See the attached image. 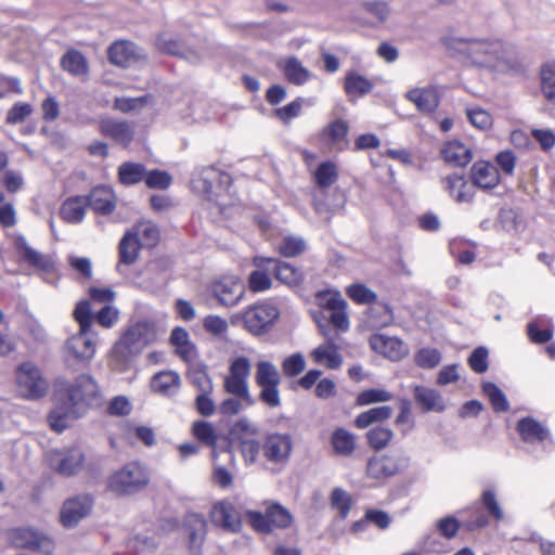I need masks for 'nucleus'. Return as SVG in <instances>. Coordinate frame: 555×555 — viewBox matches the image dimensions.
Segmentation results:
<instances>
[{
    "mask_svg": "<svg viewBox=\"0 0 555 555\" xmlns=\"http://www.w3.org/2000/svg\"><path fill=\"white\" fill-rule=\"evenodd\" d=\"M371 346L377 352L392 361H398L408 354L406 345L397 337L375 335L371 339Z\"/></svg>",
    "mask_w": 555,
    "mask_h": 555,
    "instance_id": "obj_23",
    "label": "nucleus"
},
{
    "mask_svg": "<svg viewBox=\"0 0 555 555\" xmlns=\"http://www.w3.org/2000/svg\"><path fill=\"white\" fill-rule=\"evenodd\" d=\"M251 372V362L241 356L234 358L229 365V373L224 377V391L245 400L246 405H254L255 400L249 392L248 377Z\"/></svg>",
    "mask_w": 555,
    "mask_h": 555,
    "instance_id": "obj_5",
    "label": "nucleus"
},
{
    "mask_svg": "<svg viewBox=\"0 0 555 555\" xmlns=\"http://www.w3.org/2000/svg\"><path fill=\"white\" fill-rule=\"evenodd\" d=\"M415 363L420 367L433 369L441 361V353L436 348H423L415 353Z\"/></svg>",
    "mask_w": 555,
    "mask_h": 555,
    "instance_id": "obj_57",
    "label": "nucleus"
},
{
    "mask_svg": "<svg viewBox=\"0 0 555 555\" xmlns=\"http://www.w3.org/2000/svg\"><path fill=\"white\" fill-rule=\"evenodd\" d=\"M528 68L526 57L516 46L501 40L498 51L494 55L490 72L516 77L524 75Z\"/></svg>",
    "mask_w": 555,
    "mask_h": 555,
    "instance_id": "obj_7",
    "label": "nucleus"
},
{
    "mask_svg": "<svg viewBox=\"0 0 555 555\" xmlns=\"http://www.w3.org/2000/svg\"><path fill=\"white\" fill-rule=\"evenodd\" d=\"M371 323L375 327H385L392 324L395 318L391 308L385 304H376L370 309Z\"/></svg>",
    "mask_w": 555,
    "mask_h": 555,
    "instance_id": "obj_53",
    "label": "nucleus"
},
{
    "mask_svg": "<svg viewBox=\"0 0 555 555\" xmlns=\"http://www.w3.org/2000/svg\"><path fill=\"white\" fill-rule=\"evenodd\" d=\"M73 317L81 331H92L93 314L88 300H81L76 305Z\"/></svg>",
    "mask_w": 555,
    "mask_h": 555,
    "instance_id": "obj_54",
    "label": "nucleus"
},
{
    "mask_svg": "<svg viewBox=\"0 0 555 555\" xmlns=\"http://www.w3.org/2000/svg\"><path fill=\"white\" fill-rule=\"evenodd\" d=\"M284 74L287 80L294 85L300 86L310 80L312 74L307 69L297 57H288L285 61Z\"/></svg>",
    "mask_w": 555,
    "mask_h": 555,
    "instance_id": "obj_40",
    "label": "nucleus"
},
{
    "mask_svg": "<svg viewBox=\"0 0 555 555\" xmlns=\"http://www.w3.org/2000/svg\"><path fill=\"white\" fill-rule=\"evenodd\" d=\"M446 163L457 167H464L472 160V151L460 141H449L441 150Z\"/></svg>",
    "mask_w": 555,
    "mask_h": 555,
    "instance_id": "obj_29",
    "label": "nucleus"
},
{
    "mask_svg": "<svg viewBox=\"0 0 555 555\" xmlns=\"http://www.w3.org/2000/svg\"><path fill=\"white\" fill-rule=\"evenodd\" d=\"M263 456L274 464H285L293 451V439L289 434L270 433L261 447Z\"/></svg>",
    "mask_w": 555,
    "mask_h": 555,
    "instance_id": "obj_14",
    "label": "nucleus"
},
{
    "mask_svg": "<svg viewBox=\"0 0 555 555\" xmlns=\"http://www.w3.org/2000/svg\"><path fill=\"white\" fill-rule=\"evenodd\" d=\"M444 189L457 203H469L474 197V185H470L463 176L452 175L443 179Z\"/></svg>",
    "mask_w": 555,
    "mask_h": 555,
    "instance_id": "obj_28",
    "label": "nucleus"
},
{
    "mask_svg": "<svg viewBox=\"0 0 555 555\" xmlns=\"http://www.w3.org/2000/svg\"><path fill=\"white\" fill-rule=\"evenodd\" d=\"M318 297L320 306L326 309L330 313L340 308H347L346 300L338 293H320Z\"/></svg>",
    "mask_w": 555,
    "mask_h": 555,
    "instance_id": "obj_63",
    "label": "nucleus"
},
{
    "mask_svg": "<svg viewBox=\"0 0 555 555\" xmlns=\"http://www.w3.org/2000/svg\"><path fill=\"white\" fill-rule=\"evenodd\" d=\"M347 295L357 304L369 305L376 301V294L363 284H353L347 288Z\"/></svg>",
    "mask_w": 555,
    "mask_h": 555,
    "instance_id": "obj_56",
    "label": "nucleus"
},
{
    "mask_svg": "<svg viewBox=\"0 0 555 555\" xmlns=\"http://www.w3.org/2000/svg\"><path fill=\"white\" fill-rule=\"evenodd\" d=\"M405 98L424 114L434 113L440 103L439 90L433 85L411 89L405 93Z\"/></svg>",
    "mask_w": 555,
    "mask_h": 555,
    "instance_id": "obj_20",
    "label": "nucleus"
},
{
    "mask_svg": "<svg viewBox=\"0 0 555 555\" xmlns=\"http://www.w3.org/2000/svg\"><path fill=\"white\" fill-rule=\"evenodd\" d=\"M61 66L73 76L86 78L88 75V62L77 50H68L61 59Z\"/></svg>",
    "mask_w": 555,
    "mask_h": 555,
    "instance_id": "obj_36",
    "label": "nucleus"
},
{
    "mask_svg": "<svg viewBox=\"0 0 555 555\" xmlns=\"http://www.w3.org/2000/svg\"><path fill=\"white\" fill-rule=\"evenodd\" d=\"M362 9L364 12L375 16L379 22H385L390 13L388 3L383 0L363 2Z\"/></svg>",
    "mask_w": 555,
    "mask_h": 555,
    "instance_id": "obj_64",
    "label": "nucleus"
},
{
    "mask_svg": "<svg viewBox=\"0 0 555 555\" xmlns=\"http://www.w3.org/2000/svg\"><path fill=\"white\" fill-rule=\"evenodd\" d=\"M209 294L224 307L237 306L245 296V284L234 274H225L211 280L207 287Z\"/></svg>",
    "mask_w": 555,
    "mask_h": 555,
    "instance_id": "obj_6",
    "label": "nucleus"
},
{
    "mask_svg": "<svg viewBox=\"0 0 555 555\" xmlns=\"http://www.w3.org/2000/svg\"><path fill=\"white\" fill-rule=\"evenodd\" d=\"M323 134L330 139L332 144L341 150L347 145L348 124L337 119L324 129Z\"/></svg>",
    "mask_w": 555,
    "mask_h": 555,
    "instance_id": "obj_46",
    "label": "nucleus"
},
{
    "mask_svg": "<svg viewBox=\"0 0 555 555\" xmlns=\"http://www.w3.org/2000/svg\"><path fill=\"white\" fill-rule=\"evenodd\" d=\"M184 527L191 547H201L206 535V520L198 514H189L185 517Z\"/></svg>",
    "mask_w": 555,
    "mask_h": 555,
    "instance_id": "obj_33",
    "label": "nucleus"
},
{
    "mask_svg": "<svg viewBox=\"0 0 555 555\" xmlns=\"http://www.w3.org/2000/svg\"><path fill=\"white\" fill-rule=\"evenodd\" d=\"M315 321L326 340L311 352V357L314 362L324 364L328 369H338L343 363L341 357L338 352V345L336 343L338 334L333 333L328 324H323L319 319Z\"/></svg>",
    "mask_w": 555,
    "mask_h": 555,
    "instance_id": "obj_13",
    "label": "nucleus"
},
{
    "mask_svg": "<svg viewBox=\"0 0 555 555\" xmlns=\"http://www.w3.org/2000/svg\"><path fill=\"white\" fill-rule=\"evenodd\" d=\"M375 87V83L361 74L350 70L347 73L344 81V89L349 96H363L369 94Z\"/></svg>",
    "mask_w": 555,
    "mask_h": 555,
    "instance_id": "obj_31",
    "label": "nucleus"
},
{
    "mask_svg": "<svg viewBox=\"0 0 555 555\" xmlns=\"http://www.w3.org/2000/svg\"><path fill=\"white\" fill-rule=\"evenodd\" d=\"M14 246L18 256L30 267L50 273L54 270L55 263L53 259L28 245L26 238L18 235L14 238Z\"/></svg>",
    "mask_w": 555,
    "mask_h": 555,
    "instance_id": "obj_17",
    "label": "nucleus"
},
{
    "mask_svg": "<svg viewBox=\"0 0 555 555\" xmlns=\"http://www.w3.org/2000/svg\"><path fill=\"white\" fill-rule=\"evenodd\" d=\"M188 378L191 385L196 388L198 393L212 392L214 384L207 372L206 365L197 362L190 365L188 371Z\"/></svg>",
    "mask_w": 555,
    "mask_h": 555,
    "instance_id": "obj_34",
    "label": "nucleus"
},
{
    "mask_svg": "<svg viewBox=\"0 0 555 555\" xmlns=\"http://www.w3.org/2000/svg\"><path fill=\"white\" fill-rule=\"evenodd\" d=\"M99 130L104 137L124 146H128L134 138V129L129 122L114 118L101 119Z\"/></svg>",
    "mask_w": 555,
    "mask_h": 555,
    "instance_id": "obj_21",
    "label": "nucleus"
},
{
    "mask_svg": "<svg viewBox=\"0 0 555 555\" xmlns=\"http://www.w3.org/2000/svg\"><path fill=\"white\" fill-rule=\"evenodd\" d=\"M18 391L27 399H39L47 395L48 383L41 376L39 369L30 363H22L16 371Z\"/></svg>",
    "mask_w": 555,
    "mask_h": 555,
    "instance_id": "obj_11",
    "label": "nucleus"
},
{
    "mask_svg": "<svg viewBox=\"0 0 555 555\" xmlns=\"http://www.w3.org/2000/svg\"><path fill=\"white\" fill-rule=\"evenodd\" d=\"M392 399V395L379 388H371L361 391L357 397L358 405H370L378 402H387Z\"/></svg>",
    "mask_w": 555,
    "mask_h": 555,
    "instance_id": "obj_55",
    "label": "nucleus"
},
{
    "mask_svg": "<svg viewBox=\"0 0 555 555\" xmlns=\"http://www.w3.org/2000/svg\"><path fill=\"white\" fill-rule=\"evenodd\" d=\"M230 434L238 441H242V439L257 436L259 428L248 417L242 416L231 426Z\"/></svg>",
    "mask_w": 555,
    "mask_h": 555,
    "instance_id": "obj_52",
    "label": "nucleus"
},
{
    "mask_svg": "<svg viewBox=\"0 0 555 555\" xmlns=\"http://www.w3.org/2000/svg\"><path fill=\"white\" fill-rule=\"evenodd\" d=\"M331 443L337 454L348 456L356 448L354 435L345 428H337L332 434Z\"/></svg>",
    "mask_w": 555,
    "mask_h": 555,
    "instance_id": "obj_41",
    "label": "nucleus"
},
{
    "mask_svg": "<svg viewBox=\"0 0 555 555\" xmlns=\"http://www.w3.org/2000/svg\"><path fill=\"white\" fill-rule=\"evenodd\" d=\"M279 309L269 302H260L246 308L241 315L244 327L253 335H262L269 332L279 318Z\"/></svg>",
    "mask_w": 555,
    "mask_h": 555,
    "instance_id": "obj_8",
    "label": "nucleus"
},
{
    "mask_svg": "<svg viewBox=\"0 0 555 555\" xmlns=\"http://www.w3.org/2000/svg\"><path fill=\"white\" fill-rule=\"evenodd\" d=\"M33 106L28 103L17 102L8 112L5 122L16 125L24 121L33 114Z\"/></svg>",
    "mask_w": 555,
    "mask_h": 555,
    "instance_id": "obj_59",
    "label": "nucleus"
},
{
    "mask_svg": "<svg viewBox=\"0 0 555 555\" xmlns=\"http://www.w3.org/2000/svg\"><path fill=\"white\" fill-rule=\"evenodd\" d=\"M255 264L273 273L279 281L286 285H298L304 279L300 270L279 259L257 257Z\"/></svg>",
    "mask_w": 555,
    "mask_h": 555,
    "instance_id": "obj_15",
    "label": "nucleus"
},
{
    "mask_svg": "<svg viewBox=\"0 0 555 555\" xmlns=\"http://www.w3.org/2000/svg\"><path fill=\"white\" fill-rule=\"evenodd\" d=\"M144 181L150 189L165 190L171 184V177L162 170L145 171Z\"/></svg>",
    "mask_w": 555,
    "mask_h": 555,
    "instance_id": "obj_60",
    "label": "nucleus"
},
{
    "mask_svg": "<svg viewBox=\"0 0 555 555\" xmlns=\"http://www.w3.org/2000/svg\"><path fill=\"white\" fill-rule=\"evenodd\" d=\"M337 178V167L332 162H324L320 164L314 172L315 183L321 189L331 186L336 182Z\"/></svg>",
    "mask_w": 555,
    "mask_h": 555,
    "instance_id": "obj_48",
    "label": "nucleus"
},
{
    "mask_svg": "<svg viewBox=\"0 0 555 555\" xmlns=\"http://www.w3.org/2000/svg\"><path fill=\"white\" fill-rule=\"evenodd\" d=\"M331 504L334 508L339 511L343 518H346L351 507V496L347 491L335 488L332 491Z\"/></svg>",
    "mask_w": 555,
    "mask_h": 555,
    "instance_id": "obj_58",
    "label": "nucleus"
},
{
    "mask_svg": "<svg viewBox=\"0 0 555 555\" xmlns=\"http://www.w3.org/2000/svg\"><path fill=\"white\" fill-rule=\"evenodd\" d=\"M140 243L137 242V237L132 232H127L119 243V262L117 270L120 271V266L133 264L138 258L140 250Z\"/></svg>",
    "mask_w": 555,
    "mask_h": 555,
    "instance_id": "obj_35",
    "label": "nucleus"
},
{
    "mask_svg": "<svg viewBox=\"0 0 555 555\" xmlns=\"http://www.w3.org/2000/svg\"><path fill=\"white\" fill-rule=\"evenodd\" d=\"M87 197V204L95 212L109 215L116 208V197L112 189L107 186L94 188Z\"/></svg>",
    "mask_w": 555,
    "mask_h": 555,
    "instance_id": "obj_25",
    "label": "nucleus"
},
{
    "mask_svg": "<svg viewBox=\"0 0 555 555\" xmlns=\"http://www.w3.org/2000/svg\"><path fill=\"white\" fill-rule=\"evenodd\" d=\"M474 185L480 189H493L500 182V175L496 167L488 162H476L470 170Z\"/></svg>",
    "mask_w": 555,
    "mask_h": 555,
    "instance_id": "obj_24",
    "label": "nucleus"
},
{
    "mask_svg": "<svg viewBox=\"0 0 555 555\" xmlns=\"http://www.w3.org/2000/svg\"><path fill=\"white\" fill-rule=\"evenodd\" d=\"M391 415L392 409L388 405L372 408L360 413L354 420V425L360 429H364L374 423L388 420Z\"/></svg>",
    "mask_w": 555,
    "mask_h": 555,
    "instance_id": "obj_38",
    "label": "nucleus"
},
{
    "mask_svg": "<svg viewBox=\"0 0 555 555\" xmlns=\"http://www.w3.org/2000/svg\"><path fill=\"white\" fill-rule=\"evenodd\" d=\"M149 483L145 468L131 462L113 473L107 479V489L118 496L132 495L143 490Z\"/></svg>",
    "mask_w": 555,
    "mask_h": 555,
    "instance_id": "obj_4",
    "label": "nucleus"
},
{
    "mask_svg": "<svg viewBox=\"0 0 555 555\" xmlns=\"http://www.w3.org/2000/svg\"><path fill=\"white\" fill-rule=\"evenodd\" d=\"M306 248L305 241L300 237L287 236L279 246V251L285 257H295Z\"/></svg>",
    "mask_w": 555,
    "mask_h": 555,
    "instance_id": "obj_61",
    "label": "nucleus"
},
{
    "mask_svg": "<svg viewBox=\"0 0 555 555\" xmlns=\"http://www.w3.org/2000/svg\"><path fill=\"white\" fill-rule=\"evenodd\" d=\"M192 433L194 437L208 447H215L218 441V435L214 425L206 421H196L193 423Z\"/></svg>",
    "mask_w": 555,
    "mask_h": 555,
    "instance_id": "obj_47",
    "label": "nucleus"
},
{
    "mask_svg": "<svg viewBox=\"0 0 555 555\" xmlns=\"http://www.w3.org/2000/svg\"><path fill=\"white\" fill-rule=\"evenodd\" d=\"M516 430L526 443H542L550 438L548 428L533 417L527 416L518 420Z\"/></svg>",
    "mask_w": 555,
    "mask_h": 555,
    "instance_id": "obj_22",
    "label": "nucleus"
},
{
    "mask_svg": "<svg viewBox=\"0 0 555 555\" xmlns=\"http://www.w3.org/2000/svg\"><path fill=\"white\" fill-rule=\"evenodd\" d=\"M409 456L401 449H396L380 456L372 457L366 465L367 475L380 479L397 475L408 468Z\"/></svg>",
    "mask_w": 555,
    "mask_h": 555,
    "instance_id": "obj_9",
    "label": "nucleus"
},
{
    "mask_svg": "<svg viewBox=\"0 0 555 555\" xmlns=\"http://www.w3.org/2000/svg\"><path fill=\"white\" fill-rule=\"evenodd\" d=\"M49 466L59 475L69 477L76 475L82 467L85 456L77 447L54 449L48 452Z\"/></svg>",
    "mask_w": 555,
    "mask_h": 555,
    "instance_id": "obj_12",
    "label": "nucleus"
},
{
    "mask_svg": "<svg viewBox=\"0 0 555 555\" xmlns=\"http://www.w3.org/2000/svg\"><path fill=\"white\" fill-rule=\"evenodd\" d=\"M258 387L280 385L281 376L276 366L269 361H259L255 374Z\"/></svg>",
    "mask_w": 555,
    "mask_h": 555,
    "instance_id": "obj_42",
    "label": "nucleus"
},
{
    "mask_svg": "<svg viewBox=\"0 0 555 555\" xmlns=\"http://www.w3.org/2000/svg\"><path fill=\"white\" fill-rule=\"evenodd\" d=\"M540 88L545 100L555 104V63H547L541 67Z\"/></svg>",
    "mask_w": 555,
    "mask_h": 555,
    "instance_id": "obj_44",
    "label": "nucleus"
},
{
    "mask_svg": "<svg viewBox=\"0 0 555 555\" xmlns=\"http://www.w3.org/2000/svg\"><path fill=\"white\" fill-rule=\"evenodd\" d=\"M155 322L141 320L131 324L114 344L111 363L114 369L125 371L142 351L157 340Z\"/></svg>",
    "mask_w": 555,
    "mask_h": 555,
    "instance_id": "obj_2",
    "label": "nucleus"
},
{
    "mask_svg": "<svg viewBox=\"0 0 555 555\" xmlns=\"http://www.w3.org/2000/svg\"><path fill=\"white\" fill-rule=\"evenodd\" d=\"M145 171L144 165L126 162L118 167V180L124 185H133L144 180Z\"/></svg>",
    "mask_w": 555,
    "mask_h": 555,
    "instance_id": "obj_39",
    "label": "nucleus"
},
{
    "mask_svg": "<svg viewBox=\"0 0 555 555\" xmlns=\"http://www.w3.org/2000/svg\"><path fill=\"white\" fill-rule=\"evenodd\" d=\"M485 395L489 398L495 412H506L509 408L508 401L503 391L493 383H485L482 385Z\"/></svg>",
    "mask_w": 555,
    "mask_h": 555,
    "instance_id": "obj_51",
    "label": "nucleus"
},
{
    "mask_svg": "<svg viewBox=\"0 0 555 555\" xmlns=\"http://www.w3.org/2000/svg\"><path fill=\"white\" fill-rule=\"evenodd\" d=\"M501 40L494 38H469L444 36L441 43L449 51L460 56L467 65L490 72L494 55Z\"/></svg>",
    "mask_w": 555,
    "mask_h": 555,
    "instance_id": "obj_3",
    "label": "nucleus"
},
{
    "mask_svg": "<svg viewBox=\"0 0 555 555\" xmlns=\"http://www.w3.org/2000/svg\"><path fill=\"white\" fill-rule=\"evenodd\" d=\"M414 398L425 411H442L444 409L441 396L438 391L423 386L414 388Z\"/></svg>",
    "mask_w": 555,
    "mask_h": 555,
    "instance_id": "obj_37",
    "label": "nucleus"
},
{
    "mask_svg": "<svg viewBox=\"0 0 555 555\" xmlns=\"http://www.w3.org/2000/svg\"><path fill=\"white\" fill-rule=\"evenodd\" d=\"M306 367V361L302 354L294 353L287 357L282 363L284 375L293 377L299 375Z\"/></svg>",
    "mask_w": 555,
    "mask_h": 555,
    "instance_id": "obj_62",
    "label": "nucleus"
},
{
    "mask_svg": "<svg viewBox=\"0 0 555 555\" xmlns=\"http://www.w3.org/2000/svg\"><path fill=\"white\" fill-rule=\"evenodd\" d=\"M395 434L392 429L384 426H376L366 433V439L371 448L382 450L392 440Z\"/></svg>",
    "mask_w": 555,
    "mask_h": 555,
    "instance_id": "obj_49",
    "label": "nucleus"
},
{
    "mask_svg": "<svg viewBox=\"0 0 555 555\" xmlns=\"http://www.w3.org/2000/svg\"><path fill=\"white\" fill-rule=\"evenodd\" d=\"M100 397L96 380L90 374H80L74 382L60 380L55 391V406L49 414L51 428L61 434L73 421L81 417Z\"/></svg>",
    "mask_w": 555,
    "mask_h": 555,
    "instance_id": "obj_1",
    "label": "nucleus"
},
{
    "mask_svg": "<svg viewBox=\"0 0 555 555\" xmlns=\"http://www.w3.org/2000/svg\"><path fill=\"white\" fill-rule=\"evenodd\" d=\"M10 542L15 547L39 550L48 542V539L34 529L17 528L10 532Z\"/></svg>",
    "mask_w": 555,
    "mask_h": 555,
    "instance_id": "obj_27",
    "label": "nucleus"
},
{
    "mask_svg": "<svg viewBox=\"0 0 555 555\" xmlns=\"http://www.w3.org/2000/svg\"><path fill=\"white\" fill-rule=\"evenodd\" d=\"M109 61L121 67H129L145 60L143 50L130 41H117L108 49Z\"/></svg>",
    "mask_w": 555,
    "mask_h": 555,
    "instance_id": "obj_18",
    "label": "nucleus"
},
{
    "mask_svg": "<svg viewBox=\"0 0 555 555\" xmlns=\"http://www.w3.org/2000/svg\"><path fill=\"white\" fill-rule=\"evenodd\" d=\"M269 524L272 528H287L293 521L291 512L278 503H272L266 508Z\"/></svg>",
    "mask_w": 555,
    "mask_h": 555,
    "instance_id": "obj_45",
    "label": "nucleus"
},
{
    "mask_svg": "<svg viewBox=\"0 0 555 555\" xmlns=\"http://www.w3.org/2000/svg\"><path fill=\"white\" fill-rule=\"evenodd\" d=\"M95 334L92 331L79 330L72 335L64 345L65 361L88 364L95 354L96 350Z\"/></svg>",
    "mask_w": 555,
    "mask_h": 555,
    "instance_id": "obj_10",
    "label": "nucleus"
},
{
    "mask_svg": "<svg viewBox=\"0 0 555 555\" xmlns=\"http://www.w3.org/2000/svg\"><path fill=\"white\" fill-rule=\"evenodd\" d=\"M87 206V197H70L62 204L60 215L68 223H79L85 218Z\"/></svg>",
    "mask_w": 555,
    "mask_h": 555,
    "instance_id": "obj_32",
    "label": "nucleus"
},
{
    "mask_svg": "<svg viewBox=\"0 0 555 555\" xmlns=\"http://www.w3.org/2000/svg\"><path fill=\"white\" fill-rule=\"evenodd\" d=\"M181 386L180 376L172 371L160 372L154 375L151 387L155 392L163 396H175Z\"/></svg>",
    "mask_w": 555,
    "mask_h": 555,
    "instance_id": "obj_30",
    "label": "nucleus"
},
{
    "mask_svg": "<svg viewBox=\"0 0 555 555\" xmlns=\"http://www.w3.org/2000/svg\"><path fill=\"white\" fill-rule=\"evenodd\" d=\"M156 47L163 52L180 56L193 64L201 61V55L197 52L185 48L179 40L168 34H162L156 39Z\"/></svg>",
    "mask_w": 555,
    "mask_h": 555,
    "instance_id": "obj_26",
    "label": "nucleus"
},
{
    "mask_svg": "<svg viewBox=\"0 0 555 555\" xmlns=\"http://www.w3.org/2000/svg\"><path fill=\"white\" fill-rule=\"evenodd\" d=\"M130 232L135 235L140 246L153 247L159 240V230L151 221L138 223Z\"/></svg>",
    "mask_w": 555,
    "mask_h": 555,
    "instance_id": "obj_43",
    "label": "nucleus"
},
{
    "mask_svg": "<svg viewBox=\"0 0 555 555\" xmlns=\"http://www.w3.org/2000/svg\"><path fill=\"white\" fill-rule=\"evenodd\" d=\"M92 500L88 495L67 500L61 511V521L64 527L72 528L83 519L91 511Z\"/></svg>",
    "mask_w": 555,
    "mask_h": 555,
    "instance_id": "obj_19",
    "label": "nucleus"
},
{
    "mask_svg": "<svg viewBox=\"0 0 555 555\" xmlns=\"http://www.w3.org/2000/svg\"><path fill=\"white\" fill-rule=\"evenodd\" d=\"M211 520L215 525L230 532H238L242 528L241 514L230 501H220L211 508Z\"/></svg>",
    "mask_w": 555,
    "mask_h": 555,
    "instance_id": "obj_16",
    "label": "nucleus"
},
{
    "mask_svg": "<svg viewBox=\"0 0 555 555\" xmlns=\"http://www.w3.org/2000/svg\"><path fill=\"white\" fill-rule=\"evenodd\" d=\"M548 323L550 321L546 319H538L528 324V335L533 343L544 344L552 338L553 331Z\"/></svg>",
    "mask_w": 555,
    "mask_h": 555,
    "instance_id": "obj_50",
    "label": "nucleus"
}]
</instances>
